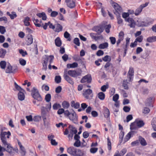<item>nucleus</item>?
Masks as SVG:
<instances>
[{
	"label": "nucleus",
	"instance_id": "nucleus-47",
	"mask_svg": "<svg viewBox=\"0 0 156 156\" xmlns=\"http://www.w3.org/2000/svg\"><path fill=\"white\" fill-rule=\"evenodd\" d=\"M51 99V95L50 94H46L45 97V99L47 102H49Z\"/></svg>",
	"mask_w": 156,
	"mask_h": 156
},
{
	"label": "nucleus",
	"instance_id": "nucleus-38",
	"mask_svg": "<svg viewBox=\"0 0 156 156\" xmlns=\"http://www.w3.org/2000/svg\"><path fill=\"white\" fill-rule=\"evenodd\" d=\"M98 98L101 100H103L105 98V94L102 92H100L98 94Z\"/></svg>",
	"mask_w": 156,
	"mask_h": 156
},
{
	"label": "nucleus",
	"instance_id": "nucleus-26",
	"mask_svg": "<svg viewBox=\"0 0 156 156\" xmlns=\"http://www.w3.org/2000/svg\"><path fill=\"white\" fill-rule=\"evenodd\" d=\"M93 30L98 33H101L103 31L102 28L99 26H97L93 28Z\"/></svg>",
	"mask_w": 156,
	"mask_h": 156
},
{
	"label": "nucleus",
	"instance_id": "nucleus-10",
	"mask_svg": "<svg viewBox=\"0 0 156 156\" xmlns=\"http://www.w3.org/2000/svg\"><path fill=\"white\" fill-rule=\"evenodd\" d=\"M16 67H12L9 64L7 66L5 72L7 73H14L16 72Z\"/></svg>",
	"mask_w": 156,
	"mask_h": 156
},
{
	"label": "nucleus",
	"instance_id": "nucleus-4",
	"mask_svg": "<svg viewBox=\"0 0 156 156\" xmlns=\"http://www.w3.org/2000/svg\"><path fill=\"white\" fill-rule=\"evenodd\" d=\"M69 130V133L68 136L69 138L72 139L73 135L76 134L77 132L76 129L72 126L70 125L68 127Z\"/></svg>",
	"mask_w": 156,
	"mask_h": 156
},
{
	"label": "nucleus",
	"instance_id": "nucleus-58",
	"mask_svg": "<svg viewBox=\"0 0 156 156\" xmlns=\"http://www.w3.org/2000/svg\"><path fill=\"white\" fill-rule=\"evenodd\" d=\"M119 98V95L117 94H116L113 96V100L114 101H117Z\"/></svg>",
	"mask_w": 156,
	"mask_h": 156
},
{
	"label": "nucleus",
	"instance_id": "nucleus-35",
	"mask_svg": "<svg viewBox=\"0 0 156 156\" xmlns=\"http://www.w3.org/2000/svg\"><path fill=\"white\" fill-rule=\"evenodd\" d=\"M133 134V131L129 132V133H128L124 139L125 142L127 141L131 137V135Z\"/></svg>",
	"mask_w": 156,
	"mask_h": 156
},
{
	"label": "nucleus",
	"instance_id": "nucleus-20",
	"mask_svg": "<svg viewBox=\"0 0 156 156\" xmlns=\"http://www.w3.org/2000/svg\"><path fill=\"white\" fill-rule=\"evenodd\" d=\"M33 42V37L32 35H30L28 36L27 40V45H29L31 44Z\"/></svg>",
	"mask_w": 156,
	"mask_h": 156
},
{
	"label": "nucleus",
	"instance_id": "nucleus-31",
	"mask_svg": "<svg viewBox=\"0 0 156 156\" xmlns=\"http://www.w3.org/2000/svg\"><path fill=\"white\" fill-rule=\"evenodd\" d=\"M55 44L57 47H60L62 44L61 41L59 37H57L55 40Z\"/></svg>",
	"mask_w": 156,
	"mask_h": 156
},
{
	"label": "nucleus",
	"instance_id": "nucleus-25",
	"mask_svg": "<svg viewBox=\"0 0 156 156\" xmlns=\"http://www.w3.org/2000/svg\"><path fill=\"white\" fill-rule=\"evenodd\" d=\"M154 98L153 97H150L147 99L146 102V105L147 106H151L152 102L154 100Z\"/></svg>",
	"mask_w": 156,
	"mask_h": 156
},
{
	"label": "nucleus",
	"instance_id": "nucleus-12",
	"mask_svg": "<svg viewBox=\"0 0 156 156\" xmlns=\"http://www.w3.org/2000/svg\"><path fill=\"white\" fill-rule=\"evenodd\" d=\"M54 57L52 55H44L43 57L44 60L43 61H45V62L48 64V62H49V64H51L52 62L54 59Z\"/></svg>",
	"mask_w": 156,
	"mask_h": 156
},
{
	"label": "nucleus",
	"instance_id": "nucleus-1",
	"mask_svg": "<svg viewBox=\"0 0 156 156\" xmlns=\"http://www.w3.org/2000/svg\"><path fill=\"white\" fill-rule=\"evenodd\" d=\"M2 143L3 148L5 149V151L8 152L11 155H13L15 154V152H18V149L17 148H13L11 146L10 144L6 140H1Z\"/></svg>",
	"mask_w": 156,
	"mask_h": 156
},
{
	"label": "nucleus",
	"instance_id": "nucleus-13",
	"mask_svg": "<svg viewBox=\"0 0 156 156\" xmlns=\"http://www.w3.org/2000/svg\"><path fill=\"white\" fill-rule=\"evenodd\" d=\"M124 34L123 31H121L119 34V38L116 42V45L118 47L121 42L124 39Z\"/></svg>",
	"mask_w": 156,
	"mask_h": 156
},
{
	"label": "nucleus",
	"instance_id": "nucleus-57",
	"mask_svg": "<svg viewBox=\"0 0 156 156\" xmlns=\"http://www.w3.org/2000/svg\"><path fill=\"white\" fill-rule=\"evenodd\" d=\"M73 145L74 146L79 147L80 145V140H76L74 144Z\"/></svg>",
	"mask_w": 156,
	"mask_h": 156
},
{
	"label": "nucleus",
	"instance_id": "nucleus-7",
	"mask_svg": "<svg viewBox=\"0 0 156 156\" xmlns=\"http://www.w3.org/2000/svg\"><path fill=\"white\" fill-rule=\"evenodd\" d=\"M148 3L146 2L145 4H142L137 8L135 10V14L136 16L138 15L141 12L143 9L146 7L148 5Z\"/></svg>",
	"mask_w": 156,
	"mask_h": 156
},
{
	"label": "nucleus",
	"instance_id": "nucleus-64",
	"mask_svg": "<svg viewBox=\"0 0 156 156\" xmlns=\"http://www.w3.org/2000/svg\"><path fill=\"white\" fill-rule=\"evenodd\" d=\"M62 88L60 86H59L56 88L55 89V92L57 93H60L62 90Z\"/></svg>",
	"mask_w": 156,
	"mask_h": 156
},
{
	"label": "nucleus",
	"instance_id": "nucleus-15",
	"mask_svg": "<svg viewBox=\"0 0 156 156\" xmlns=\"http://www.w3.org/2000/svg\"><path fill=\"white\" fill-rule=\"evenodd\" d=\"M126 21L128 22L129 24V26L131 27H134L136 23L134 20L132 18H128L126 19Z\"/></svg>",
	"mask_w": 156,
	"mask_h": 156
},
{
	"label": "nucleus",
	"instance_id": "nucleus-22",
	"mask_svg": "<svg viewBox=\"0 0 156 156\" xmlns=\"http://www.w3.org/2000/svg\"><path fill=\"white\" fill-rule=\"evenodd\" d=\"M32 96L34 98L38 101H41L42 100V98L39 94V93H36L35 94L32 95Z\"/></svg>",
	"mask_w": 156,
	"mask_h": 156
},
{
	"label": "nucleus",
	"instance_id": "nucleus-14",
	"mask_svg": "<svg viewBox=\"0 0 156 156\" xmlns=\"http://www.w3.org/2000/svg\"><path fill=\"white\" fill-rule=\"evenodd\" d=\"M134 75V70L133 68L132 67L129 68V70L128 73V78L129 79V81H131L133 80V76Z\"/></svg>",
	"mask_w": 156,
	"mask_h": 156
},
{
	"label": "nucleus",
	"instance_id": "nucleus-8",
	"mask_svg": "<svg viewBox=\"0 0 156 156\" xmlns=\"http://www.w3.org/2000/svg\"><path fill=\"white\" fill-rule=\"evenodd\" d=\"M68 74L73 77H76L81 74V72H77L74 70H70L68 71Z\"/></svg>",
	"mask_w": 156,
	"mask_h": 156
},
{
	"label": "nucleus",
	"instance_id": "nucleus-39",
	"mask_svg": "<svg viewBox=\"0 0 156 156\" xmlns=\"http://www.w3.org/2000/svg\"><path fill=\"white\" fill-rule=\"evenodd\" d=\"M155 36H152L148 37L147 39V41L149 42H152L156 41Z\"/></svg>",
	"mask_w": 156,
	"mask_h": 156
},
{
	"label": "nucleus",
	"instance_id": "nucleus-51",
	"mask_svg": "<svg viewBox=\"0 0 156 156\" xmlns=\"http://www.w3.org/2000/svg\"><path fill=\"white\" fill-rule=\"evenodd\" d=\"M41 119V117L39 116H35L33 119V120L35 122H38Z\"/></svg>",
	"mask_w": 156,
	"mask_h": 156
},
{
	"label": "nucleus",
	"instance_id": "nucleus-34",
	"mask_svg": "<svg viewBox=\"0 0 156 156\" xmlns=\"http://www.w3.org/2000/svg\"><path fill=\"white\" fill-rule=\"evenodd\" d=\"M30 18L28 17H25L24 20L23 22L25 25L28 26L30 25V23L29 22Z\"/></svg>",
	"mask_w": 156,
	"mask_h": 156
},
{
	"label": "nucleus",
	"instance_id": "nucleus-19",
	"mask_svg": "<svg viewBox=\"0 0 156 156\" xmlns=\"http://www.w3.org/2000/svg\"><path fill=\"white\" fill-rule=\"evenodd\" d=\"M92 93V90L90 89H87L84 92L83 94V96L87 99H89V96Z\"/></svg>",
	"mask_w": 156,
	"mask_h": 156
},
{
	"label": "nucleus",
	"instance_id": "nucleus-36",
	"mask_svg": "<svg viewBox=\"0 0 156 156\" xmlns=\"http://www.w3.org/2000/svg\"><path fill=\"white\" fill-rule=\"evenodd\" d=\"M62 105L64 108L67 109L69 106V104L67 101H64L62 103Z\"/></svg>",
	"mask_w": 156,
	"mask_h": 156
},
{
	"label": "nucleus",
	"instance_id": "nucleus-30",
	"mask_svg": "<svg viewBox=\"0 0 156 156\" xmlns=\"http://www.w3.org/2000/svg\"><path fill=\"white\" fill-rule=\"evenodd\" d=\"M139 139L140 143L142 146H145L147 145V143L144 138L140 136Z\"/></svg>",
	"mask_w": 156,
	"mask_h": 156
},
{
	"label": "nucleus",
	"instance_id": "nucleus-50",
	"mask_svg": "<svg viewBox=\"0 0 156 156\" xmlns=\"http://www.w3.org/2000/svg\"><path fill=\"white\" fill-rule=\"evenodd\" d=\"M70 36V34L67 31H66L65 32L64 34V37L65 38H68V40L69 41H70V39L69 38Z\"/></svg>",
	"mask_w": 156,
	"mask_h": 156
},
{
	"label": "nucleus",
	"instance_id": "nucleus-5",
	"mask_svg": "<svg viewBox=\"0 0 156 156\" xmlns=\"http://www.w3.org/2000/svg\"><path fill=\"white\" fill-rule=\"evenodd\" d=\"M18 144L20 147L19 153L21 156H25L27 151L25 147L22 145L21 143L19 140H17Z\"/></svg>",
	"mask_w": 156,
	"mask_h": 156
},
{
	"label": "nucleus",
	"instance_id": "nucleus-63",
	"mask_svg": "<svg viewBox=\"0 0 156 156\" xmlns=\"http://www.w3.org/2000/svg\"><path fill=\"white\" fill-rule=\"evenodd\" d=\"M89 135V133L87 131H85L83 133V137L85 138H87Z\"/></svg>",
	"mask_w": 156,
	"mask_h": 156
},
{
	"label": "nucleus",
	"instance_id": "nucleus-45",
	"mask_svg": "<svg viewBox=\"0 0 156 156\" xmlns=\"http://www.w3.org/2000/svg\"><path fill=\"white\" fill-rule=\"evenodd\" d=\"M128 83V82H127V80H124L123 81L122 86L125 89H128V87L127 85Z\"/></svg>",
	"mask_w": 156,
	"mask_h": 156
},
{
	"label": "nucleus",
	"instance_id": "nucleus-28",
	"mask_svg": "<svg viewBox=\"0 0 156 156\" xmlns=\"http://www.w3.org/2000/svg\"><path fill=\"white\" fill-rule=\"evenodd\" d=\"M151 124L154 130L156 131V117L153 119L151 121Z\"/></svg>",
	"mask_w": 156,
	"mask_h": 156
},
{
	"label": "nucleus",
	"instance_id": "nucleus-55",
	"mask_svg": "<svg viewBox=\"0 0 156 156\" xmlns=\"http://www.w3.org/2000/svg\"><path fill=\"white\" fill-rule=\"evenodd\" d=\"M17 16L15 12H11L10 16V18L11 19H13L14 18H16Z\"/></svg>",
	"mask_w": 156,
	"mask_h": 156
},
{
	"label": "nucleus",
	"instance_id": "nucleus-56",
	"mask_svg": "<svg viewBox=\"0 0 156 156\" xmlns=\"http://www.w3.org/2000/svg\"><path fill=\"white\" fill-rule=\"evenodd\" d=\"M107 140H108V148L109 150H111V148H112L111 142L110 140H109V139L108 137V138L107 139Z\"/></svg>",
	"mask_w": 156,
	"mask_h": 156
},
{
	"label": "nucleus",
	"instance_id": "nucleus-46",
	"mask_svg": "<svg viewBox=\"0 0 156 156\" xmlns=\"http://www.w3.org/2000/svg\"><path fill=\"white\" fill-rule=\"evenodd\" d=\"M105 28L106 32L107 33H108L109 32V29L111 27V26L109 24L106 25L105 26Z\"/></svg>",
	"mask_w": 156,
	"mask_h": 156
},
{
	"label": "nucleus",
	"instance_id": "nucleus-53",
	"mask_svg": "<svg viewBox=\"0 0 156 156\" xmlns=\"http://www.w3.org/2000/svg\"><path fill=\"white\" fill-rule=\"evenodd\" d=\"M109 39L111 41V43L112 44H114L116 42L115 38L114 37H110Z\"/></svg>",
	"mask_w": 156,
	"mask_h": 156
},
{
	"label": "nucleus",
	"instance_id": "nucleus-37",
	"mask_svg": "<svg viewBox=\"0 0 156 156\" xmlns=\"http://www.w3.org/2000/svg\"><path fill=\"white\" fill-rule=\"evenodd\" d=\"M55 27V31L58 32L62 31V27L59 24H57L56 26Z\"/></svg>",
	"mask_w": 156,
	"mask_h": 156
},
{
	"label": "nucleus",
	"instance_id": "nucleus-18",
	"mask_svg": "<svg viewBox=\"0 0 156 156\" xmlns=\"http://www.w3.org/2000/svg\"><path fill=\"white\" fill-rule=\"evenodd\" d=\"M76 150V149L73 147H70L67 149V151L70 154L75 156Z\"/></svg>",
	"mask_w": 156,
	"mask_h": 156
},
{
	"label": "nucleus",
	"instance_id": "nucleus-21",
	"mask_svg": "<svg viewBox=\"0 0 156 156\" xmlns=\"http://www.w3.org/2000/svg\"><path fill=\"white\" fill-rule=\"evenodd\" d=\"M84 154L83 151L79 149H76L75 156H83Z\"/></svg>",
	"mask_w": 156,
	"mask_h": 156
},
{
	"label": "nucleus",
	"instance_id": "nucleus-3",
	"mask_svg": "<svg viewBox=\"0 0 156 156\" xmlns=\"http://www.w3.org/2000/svg\"><path fill=\"white\" fill-rule=\"evenodd\" d=\"M111 4L112 6L115 10V11L114 12L116 16H119V15H120L122 11L121 7L118 4L114 2H112Z\"/></svg>",
	"mask_w": 156,
	"mask_h": 156
},
{
	"label": "nucleus",
	"instance_id": "nucleus-59",
	"mask_svg": "<svg viewBox=\"0 0 156 156\" xmlns=\"http://www.w3.org/2000/svg\"><path fill=\"white\" fill-rule=\"evenodd\" d=\"M117 17V19L118 20V23L119 24H121L122 22V20L120 16V15H119V16H116Z\"/></svg>",
	"mask_w": 156,
	"mask_h": 156
},
{
	"label": "nucleus",
	"instance_id": "nucleus-9",
	"mask_svg": "<svg viewBox=\"0 0 156 156\" xmlns=\"http://www.w3.org/2000/svg\"><path fill=\"white\" fill-rule=\"evenodd\" d=\"M92 78L90 75L88 74L83 77L80 81L81 83L87 82L90 83L91 81Z\"/></svg>",
	"mask_w": 156,
	"mask_h": 156
},
{
	"label": "nucleus",
	"instance_id": "nucleus-17",
	"mask_svg": "<svg viewBox=\"0 0 156 156\" xmlns=\"http://www.w3.org/2000/svg\"><path fill=\"white\" fill-rule=\"evenodd\" d=\"M65 79L69 83L73 85L74 82L73 79L66 74H64L63 76Z\"/></svg>",
	"mask_w": 156,
	"mask_h": 156
},
{
	"label": "nucleus",
	"instance_id": "nucleus-54",
	"mask_svg": "<svg viewBox=\"0 0 156 156\" xmlns=\"http://www.w3.org/2000/svg\"><path fill=\"white\" fill-rule=\"evenodd\" d=\"M31 91L32 92L31 94L32 95L35 94L36 93H38L37 90L35 87H34L33 88V89L31 90Z\"/></svg>",
	"mask_w": 156,
	"mask_h": 156
},
{
	"label": "nucleus",
	"instance_id": "nucleus-33",
	"mask_svg": "<svg viewBox=\"0 0 156 156\" xmlns=\"http://www.w3.org/2000/svg\"><path fill=\"white\" fill-rule=\"evenodd\" d=\"M110 113L109 111L107 108H105L104 110V115L106 118H108L109 117Z\"/></svg>",
	"mask_w": 156,
	"mask_h": 156
},
{
	"label": "nucleus",
	"instance_id": "nucleus-44",
	"mask_svg": "<svg viewBox=\"0 0 156 156\" xmlns=\"http://www.w3.org/2000/svg\"><path fill=\"white\" fill-rule=\"evenodd\" d=\"M61 78L60 76H56L55 77V82L57 83H60L61 81Z\"/></svg>",
	"mask_w": 156,
	"mask_h": 156
},
{
	"label": "nucleus",
	"instance_id": "nucleus-27",
	"mask_svg": "<svg viewBox=\"0 0 156 156\" xmlns=\"http://www.w3.org/2000/svg\"><path fill=\"white\" fill-rule=\"evenodd\" d=\"M108 46L107 42H105L100 44L98 46V48L100 49H104L107 48Z\"/></svg>",
	"mask_w": 156,
	"mask_h": 156
},
{
	"label": "nucleus",
	"instance_id": "nucleus-49",
	"mask_svg": "<svg viewBox=\"0 0 156 156\" xmlns=\"http://www.w3.org/2000/svg\"><path fill=\"white\" fill-rule=\"evenodd\" d=\"M74 43L78 46L80 45L79 40L78 38H75L74 40Z\"/></svg>",
	"mask_w": 156,
	"mask_h": 156
},
{
	"label": "nucleus",
	"instance_id": "nucleus-11",
	"mask_svg": "<svg viewBox=\"0 0 156 156\" xmlns=\"http://www.w3.org/2000/svg\"><path fill=\"white\" fill-rule=\"evenodd\" d=\"M11 135V133L9 131H8L7 132H2L0 134V137L1 140H5L6 139L5 136L7 135V137L9 139V136Z\"/></svg>",
	"mask_w": 156,
	"mask_h": 156
},
{
	"label": "nucleus",
	"instance_id": "nucleus-60",
	"mask_svg": "<svg viewBox=\"0 0 156 156\" xmlns=\"http://www.w3.org/2000/svg\"><path fill=\"white\" fill-rule=\"evenodd\" d=\"M150 111V109L147 108H144V109L143 113L144 114H147Z\"/></svg>",
	"mask_w": 156,
	"mask_h": 156
},
{
	"label": "nucleus",
	"instance_id": "nucleus-43",
	"mask_svg": "<svg viewBox=\"0 0 156 156\" xmlns=\"http://www.w3.org/2000/svg\"><path fill=\"white\" fill-rule=\"evenodd\" d=\"M6 66V62L5 61H2L0 62V66L2 69H5Z\"/></svg>",
	"mask_w": 156,
	"mask_h": 156
},
{
	"label": "nucleus",
	"instance_id": "nucleus-41",
	"mask_svg": "<svg viewBox=\"0 0 156 156\" xmlns=\"http://www.w3.org/2000/svg\"><path fill=\"white\" fill-rule=\"evenodd\" d=\"M14 84L15 87L17 90L19 91V92H20L21 91H24V90L21 87L19 86L16 83H15Z\"/></svg>",
	"mask_w": 156,
	"mask_h": 156
},
{
	"label": "nucleus",
	"instance_id": "nucleus-6",
	"mask_svg": "<svg viewBox=\"0 0 156 156\" xmlns=\"http://www.w3.org/2000/svg\"><path fill=\"white\" fill-rule=\"evenodd\" d=\"M68 118L74 123L75 124L77 123L78 117L75 112L73 111V112H71V114Z\"/></svg>",
	"mask_w": 156,
	"mask_h": 156
},
{
	"label": "nucleus",
	"instance_id": "nucleus-29",
	"mask_svg": "<svg viewBox=\"0 0 156 156\" xmlns=\"http://www.w3.org/2000/svg\"><path fill=\"white\" fill-rule=\"evenodd\" d=\"M37 15L40 18H42L43 20H46L47 19V16L44 12L37 13Z\"/></svg>",
	"mask_w": 156,
	"mask_h": 156
},
{
	"label": "nucleus",
	"instance_id": "nucleus-24",
	"mask_svg": "<svg viewBox=\"0 0 156 156\" xmlns=\"http://www.w3.org/2000/svg\"><path fill=\"white\" fill-rule=\"evenodd\" d=\"M78 64L77 63L74 62L72 64H68L67 67L68 68H74L77 67Z\"/></svg>",
	"mask_w": 156,
	"mask_h": 156
},
{
	"label": "nucleus",
	"instance_id": "nucleus-2",
	"mask_svg": "<svg viewBox=\"0 0 156 156\" xmlns=\"http://www.w3.org/2000/svg\"><path fill=\"white\" fill-rule=\"evenodd\" d=\"M144 123L143 121L136 120L135 122L131 123L130 125V128L131 129H136L143 126Z\"/></svg>",
	"mask_w": 156,
	"mask_h": 156
},
{
	"label": "nucleus",
	"instance_id": "nucleus-48",
	"mask_svg": "<svg viewBox=\"0 0 156 156\" xmlns=\"http://www.w3.org/2000/svg\"><path fill=\"white\" fill-rule=\"evenodd\" d=\"M143 39V37L141 35L140 36L137 37L135 40L137 41V42H141Z\"/></svg>",
	"mask_w": 156,
	"mask_h": 156
},
{
	"label": "nucleus",
	"instance_id": "nucleus-16",
	"mask_svg": "<svg viewBox=\"0 0 156 156\" xmlns=\"http://www.w3.org/2000/svg\"><path fill=\"white\" fill-rule=\"evenodd\" d=\"M65 2L67 6L70 8H73L75 6V2L73 0H65Z\"/></svg>",
	"mask_w": 156,
	"mask_h": 156
},
{
	"label": "nucleus",
	"instance_id": "nucleus-23",
	"mask_svg": "<svg viewBox=\"0 0 156 156\" xmlns=\"http://www.w3.org/2000/svg\"><path fill=\"white\" fill-rule=\"evenodd\" d=\"M24 91L19 92L18 94V99L20 101H23L24 99L25 95L23 92Z\"/></svg>",
	"mask_w": 156,
	"mask_h": 156
},
{
	"label": "nucleus",
	"instance_id": "nucleus-62",
	"mask_svg": "<svg viewBox=\"0 0 156 156\" xmlns=\"http://www.w3.org/2000/svg\"><path fill=\"white\" fill-rule=\"evenodd\" d=\"M104 54L103 51L101 50H99L97 52L96 55L98 56H101L102 55Z\"/></svg>",
	"mask_w": 156,
	"mask_h": 156
},
{
	"label": "nucleus",
	"instance_id": "nucleus-40",
	"mask_svg": "<svg viewBox=\"0 0 156 156\" xmlns=\"http://www.w3.org/2000/svg\"><path fill=\"white\" fill-rule=\"evenodd\" d=\"M61 107L60 105L58 103H55L52 106V108L54 110H57Z\"/></svg>",
	"mask_w": 156,
	"mask_h": 156
},
{
	"label": "nucleus",
	"instance_id": "nucleus-32",
	"mask_svg": "<svg viewBox=\"0 0 156 156\" xmlns=\"http://www.w3.org/2000/svg\"><path fill=\"white\" fill-rule=\"evenodd\" d=\"M6 53L5 50L1 48L0 49V57L3 58L4 57Z\"/></svg>",
	"mask_w": 156,
	"mask_h": 156
},
{
	"label": "nucleus",
	"instance_id": "nucleus-61",
	"mask_svg": "<svg viewBox=\"0 0 156 156\" xmlns=\"http://www.w3.org/2000/svg\"><path fill=\"white\" fill-rule=\"evenodd\" d=\"M5 32V27L3 26H0V32L2 34H4Z\"/></svg>",
	"mask_w": 156,
	"mask_h": 156
},
{
	"label": "nucleus",
	"instance_id": "nucleus-52",
	"mask_svg": "<svg viewBox=\"0 0 156 156\" xmlns=\"http://www.w3.org/2000/svg\"><path fill=\"white\" fill-rule=\"evenodd\" d=\"M96 34L91 33L90 34V36L92 39H93L96 40H98V38L96 36Z\"/></svg>",
	"mask_w": 156,
	"mask_h": 156
},
{
	"label": "nucleus",
	"instance_id": "nucleus-42",
	"mask_svg": "<svg viewBox=\"0 0 156 156\" xmlns=\"http://www.w3.org/2000/svg\"><path fill=\"white\" fill-rule=\"evenodd\" d=\"M102 60L105 62H110L111 60V58L110 56L107 55L102 58Z\"/></svg>",
	"mask_w": 156,
	"mask_h": 156
}]
</instances>
